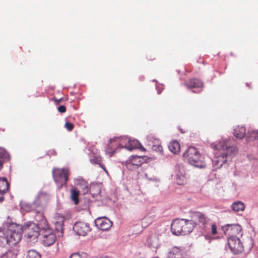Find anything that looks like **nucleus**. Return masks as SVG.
Here are the masks:
<instances>
[{
	"label": "nucleus",
	"mask_w": 258,
	"mask_h": 258,
	"mask_svg": "<svg viewBox=\"0 0 258 258\" xmlns=\"http://www.w3.org/2000/svg\"><path fill=\"white\" fill-rule=\"evenodd\" d=\"M211 147L214 152L213 165L215 169L221 168L228 161H230L237 152V148L229 145V140L221 138L218 143H213Z\"/></svg>",
	"instance_id": "1"
},
{
	"label": "nucleus",
	"mask_w": 258,
	"mask_h": 258,
	"mask_svg": "<svg viewBox=\"0 0 258 258\" xmlns=\"http://www.w3.org/2000/svg\"><path fill=\"white\" fill-rule=\"evenodd\" d=\"M21 231L20 225L13 222L10 217H8L7 221L0 227V247L17 244L21 239Z\"/></svg>",
	"instance_id": "2"
},
{
	"label": "nucleus",
	"mask_w": 258,
	"mask_h": 258,
	"mask_svg": "<svg viewBox=\"0 0 258 258\" xmlns=\"http://www.w3.org/2000/svg\"><path fill=\"white\" fill-rule=\"evenodd\" d=\"M118 148H124L129 151L136 149L145 151V149L138 140L131 139L127 136H123L110 139L106 149V153L109 157H111Z\"/></svg>",
	"instance_id": "3"
},
{
	"label": "nucleus",
	"mask_w": 258,
	"mask_h": 258,
	"mask_svg": "<svg viewBox=\"0 0 258 258\" xmlns=\"http://www.w3.org/2000/svg\"><path fill=\"white\" fill-rule=\"evenodd\" d=\"M183 156L190 165L199 168H206L209 160L208 157L201 155L194 147H189Z\"/></svg>",
	"instance_id": "4"
},
{
	"label": "nucleus",
	"mask_w": 258,
	"mask_h": 258,
	"mask_svg": "<svg viewBox=\"0 0 258 258\" xmlns=\"http://www.w3.org/2000/svg\"><path fill=\"white\" fill-rule=\"evenodd\" d=\"M190 220L185 219V226L182 228L183 235H186L191 232L196 225H205L207 221V218L205 215L199 212H195L191 214Z\"/></svg>",
	"instance_id": "5"
},
{
	"label": "nucleus",
	"mask_w": 258,
	"mask_h": 258,
	"mask_svg": "<svg viewBox=\"0 0 258 258\" xmlns=\"http://www.w3.org/2000/svg\"><path fill=\"white\" fill-rule=\"evenodd\" d=\"M21 235L22 236V232L25 234V238L27 241L34 243L37 241L39 235L40 228L38 225L33 222H27L23 226L21 225Z\"/></svg>",
	"instance_id": "6"
},
{
	"label": "nucleus",
	"mask_w": 258,
	"mask_h": 258,
	"mask_svg": "<svg viewBox=\"0 0 258 258\" xmlns=\"http://www.w3.org/2000/svg\"><path fill=\"white\" fill-rule=\"evenodd\" d=\"M52 173L54 181L58 188H61L67 183L69 173L68 169H54Z\"/></svg>",
	"instance_id": "7"
},
{
	"label": "nucleus",
	"mask_w": 258,
	"mask_h": 258,
	"mask_svg": "<svg viewBox=\"0 0 258 258\" xmlns=\"http://www.w3.org/2000/svg\"><path fill=\"white\" fill-rule=\"evenodd\" d=\"M227 244L230 251L234 254H238L243 250V246L239 238L236 236H229L228 238Z\"/></svg>",
	"instance_id": "8"
},
{
	"label": "nucleus",
	"mask_w": 258,
	"mask_h": 258,
	"mask_svg": "<svg viewBox=\"0 0 258 258\" xmlns=\"http://www.w3.org/2000/svg\"><path fill=\"white\" fill-rule=\"evenodd\" d=\"M138 179L146 180L149 181H159V179L155 176L153 171L151 169L141 168L138 171Z\"/></svg>",
	"instance_id": "9"
},
{
	"label": "nucleus",
	"mask_w": 258,
	"mask_h": 258,
	"mask_svg": "<svg viewBox=\"0 0 258 258\" xmlns=\"http://www.w3.org/2000/svg\"><path fill=\"white\" fill-rule=\"evenodd\" d=\"M222 230L226 235L230 236H241V228L238 224L226 225L222 227Z\"/></svg>",
	"instance_id": "10"
},
{
	"label": "nucleus",
	"mask_w": 258,
	"mask_h": 258,
	"mask_svg": "<svg viewBox=\"0 0 258 258\" xmlns=\"http://www.w3.org/2000/svg\"><path fill=\"white\" fill-rule=\"evenodd\" d=\"M143 158L141 156H132L125 162L126 168L131 170H136L139 168L143 163Z\"/></svg>",
	"instance_id": "11"
},
{
	"label": "nucleus",
	"mask_w": 258,
	"mask_h": 258,
	"mask_svg": "<svg viewBox=\"0 0 258 258\" xmlns=\"http://www.w3.org/2000/svg\"><path fill=\"white\" fill-rule=\"evenodd\" d=\"M42 241L44 245L49 246L53 244L56 240V236L51 229H48L43 231Z\"/></svg>",
	"instance_id": "12"
},
{
	"label": "nucleus",
	"mask_w": 258,
	"mask_h": 258,
	"mask_svg": "<svg viewBox=\"0 0 258 258\" xmlns=\"http://www.w3.org/2000/svg\"><path fill=\"white\" fill-rule=\"evenodd\" d=\"M73 230L76 234L85 236L90 231L89 225L83 222H77L74 225Z\"/></svg>",
	"instance_id": "13"
},
{
	"label": "nucleus",
	"mask_w": 258,
	"mask_h": 258,
	"mask_svg": "<svg viewBox=\"0 0 258 258\" xmlns=\"http://www.w3.org/2000/svg\"><path fill=\"white\" fill-rule=\"evenodd\" d=\"M185 219H176L173 221L171 230L172 233L176 235H183L182 228L185 226Z\"/></svg>",
	"instance_id": "14"
},
{
	"label": "nucleus",
	"mask_w": 258,
	"mask_h": 258,
	"mask_svg": "<svg viewBox=\"0 0 258 258\" xmlns=\"http://www.w3.org/2000/svg\"><path fill=\"white\" fill-rule=\"evenodd\" d=\"M147 140L148 145L151 147L153 151L160 154L163 153V148L161 144V141L159 139L150 136L147 137Z\"/></svg>",
	"instance_id": "15"
},
{
	"label": "nucleus",
	"mask_w": 258,
	"mask_h": 258,
	"mask_svg": "<svg viewBox=\"0 0 258 258\" xmlns=\"http://www.w3.org/2000/svg\"><path fill=\"white\" fill-rule=\"evenodd\" d=\"M96 226L102 230H107L112 226V222L106 217H98L95 220Z\"/></svg>",
	"instance_id": "16"
},
{
	"label": "nucleus",
	"mask_w": 258,
	"mask_h": 258,
	"mask_svg": "<svg viewBox=\"0 0 258 258\" xmlns=\"http://www.w3.org/2000/svg\"><path fill=\"white\" fill-rule=\"evenodd\" d=\"M251 131L257 132L258 130L257 131L249 130L248 131L247 134L246 135L245 128L243 126L237 125L234 128L233 134V135L236 138L239 139H242L245 136V138H246V140L247 142H250V141L247 140V137L248 136V133Z\"/></svg>",
	"instance_id": "17"
},
{
	"label": "nucleus",
	"mask_w": 258,
	"mask_h": 258,
	"mask_svg": "<svg viewBox=\"0 0 258 258\" xmlns=\"http://www.w3.org/2000/svg\"><path fill=\"white\" fill-rule=\"evenodd\" d=\"M49 200V196L47 193L40 192L36 197L33 203V206H43L46 204Z\"/></svg>",
	"instance_id": "18"
},
{
	"label": "nucleus",
	"mask_w": 258,
	"mask_h": 258,
	"mask_svg": "<svg viewBox=\"0 0 258 258\" xmlns=\"http://www.w3.org/2000/svg\"><path fill=\"white\" fill-rule=\"evenodd\" d=\"M64 219V217L59 214H56L53 218V223L55 225V229L60 233H62L63 231V225Z\"/></svg>",
	"instance_id": "19"
},
{
	"label": "nucleus",
	"mask_w": 258,
	"mask_h": 258,
	"mask_svg": "<svg viewBox=\"0 0 258 258\" xmlns=\"http://www.w3.org/2000/svg\"><path fill=\"white\" fill-rule=\"evenodd\" d=\"M175 179L179 185H183L186 183L187 179L185 171L182 168H177L175 171Z\"/></svg>",
	"instance_id": "20"
},
{
	"label": "nucleus",
	"mask_w": 258,
	"mask_h": 258,
	"mask_svg": "<svg viewBox=\"0 0 258 258\" xmlns=\"http://www.w3.org/2000/svg\"><path fill=\"white\" fill-rule=\"evenodd\" d=\"M147 245L151 249H157L160 245L159 237L157 235H152L147 240Z\"/></svg>",
	"instance_id": "21"
},
{
	"label": "nucleus",
	"mask_w": 258,
	"mask_h": 258,
	"mask_svg": "<svg viewBox=\"0 0 258 258\" xmlns=\"http://www.w3.org/2000/svg\"><path fill=\"white\" fill-rule=\"evenodd\" d=\"M36 219L38 222H39L38 226L40 229H42L44 231L49 229L47 221L42 214H39L37 215L36 216Z\"/></svg>",
	"instance_id": "22"
},
{
	"label": "nucleus",
	"mask_w": 258,
	"mask_h": 258,
	"mask_svg": "<svg viewBox=\"0 0 258 258\" xmlns=\"http://www.w3.org/2000/svg\"><path fill=\"white\" fill-rule=\"evenodd\" d=\"M188 88H201L203 83L199 80L196 79H190L185 83Z\"/></svg>",
	"instance_id": "23"
},
{
	"label": "nucleus",
	"mask_w": 258,
	"mask_h": 258,
	"mask_svg": "<svg viewBox=\"0 0 258 258\" xmlns=\"http://www.w3.org/2000/svg\"><path fill=\"white\" fill-rule=\"evenodd\" d=\"M169 150L174 154L178 153L180 151V146L178 142L176 140L170 142L168 145Z\"/></svg>",
	"instance_id": "24"
},
{
	"label": "nucleus",
	"mask_w": 258,
	"mask_h": 258,
	"mask_svg": "<svg viewBox=\"0 0 258 258\" xmlns=\"http://www.w3.org/2000/svg\"><path fill=\"white\" fill-rule=\"evenodd\" d=\"M18 251L17 248L9 250L0 256V258H17Z\"/></svg>",
	"instance_id": "25"
},
{
	"label": "nucleus",
	"mask_w": 258,
	"mask_h": 258,
	"mask_svg": "<svg viewBox=\"0 0 258 258\" xmlns=\"http://www.w3.org/2000/svg\"><path fill=\"white\" fill-rule=\"evenodd\" d=\"M232 210L236 212L243 211L245 209V206L243 203L240 201H236L234 202L231 206Z\"/></svg>",
	"instance_id": "26"
},
{
	"label": "nucleus",
	"mask_w": 258,
	"mask_h": 258,
	"mask_svg": "<svg viewBox=\"0 0 258 258\" xmlns=\"http://www.w3.org/2000/svg\"><path fill=\"white\" fill-rule=\"evenodd\" d=\"M9 188V183L6 178H0V193L6 192Z\"/></svg>",
	"instance_id": "27"
},
{
	"label": "nucleus",
	"mask_w": 258,
	"mask_h": 258,
	"mask_svg": "<svg viewBox=\"0 0 258 258\" xmlns=\"http://www.w3.org/2000/svg\"><path fill=\"white\" fill-rule=\"evenodd\" d=\"M75 184L79 186V188L82 189L83 194L88 191V187L86 182L82 179H77L75 181Z\"/></svg>",
	"instance_id": "28"
},
{
	"label": "nucleus",
	"mask_w": 258,
	"mask_h": 258,
	"mask_svg": "<svg viewBox=\"0 0 258 258\" xmlns=\"http://www.w3.org/2000/svg\"><path fill=\"white\" fill-rule=\"evenodd\" d=\"M71 200L75 203V205H77L78 202V197L79 195V191L78 189V187L74 188L71 189Z\"/></svg>",
	"instance_id": "29"
},
{
	"label": "nucleus",
	"mask_w": 258,
	"mask_h": 258,
	"mask_svg": "<svg viewBox=\"0 0 258 258\" xmlns=\"http://www.w3.org/2000/svg\"><path fill=\"white\" fill-rule=\"evenodd\" d=\"M180 254V249L177 247H173L168 253V258H174Z\"/></svg>",
	"instance_id": "30"
},
{
	"label": "nucleus",
	"mask_w": 258,
	"mask_h": 258,
	"mask_svg": "<svg viewBox=\"0 0 258 258\" xmlns=\"http://www.w3.org/2000/svg\"><path fill=\"white\" fill-rule=\"evenodd\" d=\"M41 254L35 250L31 249L27 251L26 258H41Z\"/></svg>",
	"instance_id": "31"
},
{
	"label": "nucleus",
	"mask_w": 258,
	"mask_h": 258,
	"mask_svg": "<svg viewBox=\"0 0 258 258\" xmlns=\"http://www.w3.org/2000/svg\"><path fill=\"white\" fill-rule=\"evenodd\" d=\"M0 159H3L4 161H9L10 159V155L6 152L5 149L0 147Z\"/></svg>",
	"instance_id": "32"
},
{
	"label": "nucleus",
	"mask_w": 258,
	"mask_h": 258,
	"mask_svg": "<svg viewBox=\"0 0 258 258\" xmlns=\"http://www.w3.org/2000/svg\"><path fill=\"white\" fill-rule=\"evenodd\" d=\"M90 192L93 197H94L95 195L100 193L99 187L97 185H92L90 189Z\"/></svg>",
	"instance_id": "33"
},
{
	"label": "nucleus",
	"mask_w": 258,
	"mask_h": 258,
	"mask_svg": "<svg viewBox=\"0 0 258 258\" xmlns=\"http://www.w3.org/2000/svg\"><path fill=\"white\" fill-rule=\"evenodd\" d=\"M248 141H253L256 138L258 140V131H251L248 133V136L247 137Z\"/></svg>",
	"instance_id": "34"
},
{
	"label": "nucleus",
	"mask_w": 258,
	"mask_h": 258,
	"mask_svg": "<svg viewBox=\"0 0 258 258\" xmlns=\"http://www.w3.org/2000/svg\"><path fill=\"white\" fill-rule=\"evenodd\" d=\"M100 160H101L100 157L98 156H95L94 159H92V158L90 159V161L92 163L99 164L100 166L103 169V170L105 171V172L107 173V171L106 170L105 168H104L102 165H101L100 164Z\"/></svg>",
	"instance_id": "35"
},
{
	"label": "nucleus",
	"mask_w": 258,
	"mask_h": 258,
	"mask_svg": "<svg viewBox=\"0 0 258 258\" xmlns=\"http://www.w3.org/2000/svg\"><path fill=\"white\" fill-rule=\"evenodd\" d=\"M152 219L150 217H146L142 219V225L143 227H146L151 223Z\"/></svg>",
	"instance_id": "36"
},
{
	"label": "nucleus",
	"mask_w": 258,
	"mask_h": 258,
	"mask_svg": "<svg viewBox=\"0 0 258 258\" xmlns=\"http://www.w3.org/2000/svg\"><path fill=\"white\" fill-rule=\"evenodd\" d=\"M70 258H86V255L85 253L80 254L78 252H76L72 254Z\"/></svg>",
	"instance_id": "37"
},
{
	"label": "nucleus",
	"mask_w": 258,
	"mask_h": 258,
	"mask_svg": "<svg viewBox=\"0 0 258 258\" xmlns=\"http://www.w3.org/2000/svg\"><path fill=\"white\" fill-rule=\"evenodd\" d=\"M21 208L23 211L26 212H29L31 210V206L29 204L26 203L22 204L21 205Z\"/></svg>",
	"instance_id": "38"
},
{
	"label": "nucleus",
	"mask_w": 258,
	"mask_h": 258,
	"mask_svg": "<svg viewBox=\"0 0 258 258\" xmlns=\"http://www.w3.org/2000/svg\"><path fill=\"white\" fill-rule=\"evenodd\" d=\"M64 126L69 131H71L74 128L73 124L70 122H66Z\"/></svg>",
	"instance_id": "39"
},
{
	"label": "nucleus",
	"mask_w": 258,
	"mask_h": 258,
	"mask_svg": "<svg viewBox=\"0 0 258 258\" xmlns=\"http://www.w3.org/2000/svg\"><path fill=\"white\" fill-rule=\"evenodd\" d=\"M211 232L213 235H216L217 233V226L215 224H213L211 226Z\"/></svg>",
	"instance_id": "40"
},
{
	"label": "nucleus",
	"mask_w": 258,
	"mask_h": 258,
	"mask_svg": "<svg viewBox=\"0 0 258 258\" xmlns=\"http://www.w3.org/2000/svg\"><path fill=\"white\" fill-rule=\"evenodd\" d=\"M57 110L60 113H64L66 111V108L64 106L60 105L57 108Z\"/></svg>",
	"instance_id": "41"
},
{
	"label": "nucleus",
	"mask_w": 258,
	"mask_h": 258,
	"mask_svg": "<svg viewBox=\"0 0 258 258\" xmlns=\"http://www.w3.org/2000/svg\"><path fill=\"white\" fill-rule=\"evenodd\" d=\"M156 89L158 91V93L159 94L161 93L162 90L163 89L162 85L161 84H158L156 85Z\"/></svg>",
	"instance_id": "42"
},
{
	"label": "nucleus",
	"mask_w": 258,
	"mask_h": 258,
	"mask_svg": "<svg viewBox=\"0 0 258 258\" xmlns=\"http://www.w3.org/2000/svg\"><path fill=\"white\" fill-rule=\"evenodd\" d=\"M3 162L1 160H0V170H1V169L3 167Z\"/></svg>",
	"instance_id": "43"
},
{
	"label": "nucleus",
	"mask_w": 258,
	"mask_h": 258,
	"mask_svg": "<svg viewBox=\"0 0 258 258\" xmlns=\"http://www.w3.org/2000/svg\"><path fill=\"white\" fill-rule=\"evenodd\" d=\"M3 194L0 193V201H3Z\"/></svg>",
	"instance_id": "44"
},
{
	"label": "nucleus",
	"mask_w": 258,
	"mask_h": 258,
	"mask_svg": "<svg viewBox=\"0 0 258 258\" xmlns=\"http://www.w3.org/2000/svg\"><path fill=\"white\" fill-rule=\"evenodd\" d=\"M51 154H55V151H52V153H51Z\"/></svg>",
	"instance_id": "45"
},
{
	"label": "nucleus",
	"mask_w": 258,
	"mask_h": 258,
	"mask_svg": "<svg viewBox=\"0 0 258 258\" xmlns=\"http://www.w3.org/2000/svg\"><path fill=\"white\" fill-rule=\"evenodd\" d=\"M255 257H256V258H258V251H257V254L255 255Z\"/></svg>",
	"instance_id": "46"
},
{
	"label": "nucleus",
	"mask_w": 258,
	"mask_h": 258,
	"mask_svg": "<svg viewBox=\"0 0 258 258\" xmlns=\"http://www.w3.org/2000/svg\"><path fill=\"white\" fill-rule=\"evenodd\" d=\"M56 101H57V103H58L59 102V100H55Z\"/></svg>",
	"instance_id": "47"
}]
</instances>
